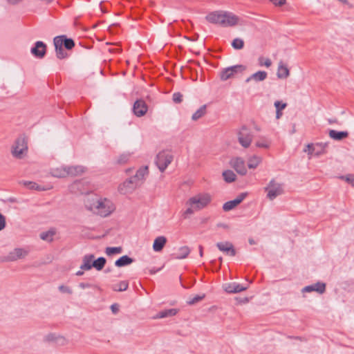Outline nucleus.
Returning <instances> with one entry per match:
<instances>
[{"label":"nucleus","mask_w":354,"mask_h":354,"mask_svg":"<svg viewBox=\"0 0 354 354\" xmlns=\"http://www.w3.org/2000/svg\"><path fill=\"white\" fill-rule=\"evenodd\" d=\"M223 177L225 182L232 183L236 180V176L232 170H225L223 172Z\"/></svg>","instance_id":"nucleus-33"},{"label":"nucleus","mask_w":354,"mask_h":354,"mask_svg":"<svg viewBox=\"0 0 354 354\" xmlns=\"http://www.w3.org/2000/svg\"><path fill=\"white\" fill-rule=\"evenodd\" d=\"M86 168L82 165L66 166L67 176H77L83 174Z\"/></svg>","instance_id":"nucleus-16"},{"label":"nucleus","mask_w":354,"mask_h":354,"mask_svg":"<svg viewBox=\"0 0 354 354\" xmlns=\"http://www.w3.org/2000/svg\"><path fill=\"white\" fill-rule=\"evenodd\" d=\"M6 227V218L0 213V231L3 230Z\"/></svg>","instance_id":"nucleus-52"},{"label":"nucleus","mask_w":354,"mask_h":354,"mask_svg":"<svg viewBox=\"0 0 354 354\" xmlns=\"http://www.w3.org/2000/svg\"><path fill=\"white\" fill-rule=\"evenodd\" d=\"M160 270V268H158V269L151 268V269H149V272L151 274H153L156 273L158 271H159Z\"/></svg>","instance_id":"nucleus-57"},{"label":"nucleus","mask_w":354,"mask_h":354,"mask_svg":"<svg viewBox=\"0 0 354 354\" xmlns=\"http://www.w3.org/2000/svg\"><path fill=\"white\" fill-rule=\"evenodd\" d=\"M207 106L203 105L201 106L192 116V119L194 121H196L198 119L201 118L206 113Z\"/></svg>","instance_id":"nucleus-32"},{"label":"nucleus","mask_w":354,"mask_h":354,"mask_svg":"<svg viewBox=\"0 0 354 354\" xmlns=\"http://www.w3.org/2000/svg\"><path fill=\"white\" fill-rule=\"evenodd\" d=\"M267 75L268 74L266 71H259L251 75L245 80V82H249L251 80H254L255 82H261L266 79Z\"/></svg>","instance_id":"nucleus-24"},{"label":"nucleus","mask_w":354,"mask_h":354,"mask_svg":"<svg viewBox=\"0 0 354 354\" xmlns=\"http://www.w3.org/2000/svg\"><path fill=\"white\" fill-rule=\"evenodd\" d=\"M195 211L194 206H188V208L183 213V218H187L189 216L193 214Z\"/></svg>","instance_id":"nucleus-46"},{"label":"nucleus","mask_w":354,"mask_h":354,"mask_svg":"<svg viewBox=\"0 0 354 354\" xmlns=\"http://www.w3.org/2000/svg\"><path fill=\"white\" fill-rule=\"evenodd\" d=\"M282 115L281 110H276V118L279 119Z\"/></svg>","instance_id":"nucleus-58"},{"label":"nucleus","mask_w":354,"mask_h":354,"mask_svg":"<svg viewBox=\"0 0 354 354\" xmlns=\"http://www.w3.org/2000/svg\"><path fill=\"white\" fill-rule=\"evenodd\" d=\"M111 309L113 314H116L119 311V305L118 304H113L111 306Z\"/></svg>","instance_id":"nucleus-54"},{"label":"nucleus","mask_w":354,"mask_h":354,"mask_svg":"<svg viewBox=\"0 0 354 354\" xmlns=\"http://www.w3.org/2000/svg\"><path fill=\"white\" fill-rule=\"evenodd\" d=\"M173 156L167 151H162L156 156V164L161 172H163L171 162Z\"/></svg>","instance_id":"nucleus-6"},{"label":"nucleus","mask_w":354,"mask_h":354,"mask_svg":"<svg viewBox=\"0 0 354 354\" xmlns=\"http://www.w3.org/2000/svg\"><path fill=\"white\" fill-rule=\"evenodd\" d=\"M249 243L251 244V245H253L255 243L254 241L252 239H249Z\"/></svg>","instance_id":"nucleus-62"},{"label":"nucleus","mask_w":354,"mask_h":354,"mask_svg":"<svg viewBox=\"0 0 354 354\" xmlns=\"http://www.w3.org/2000/svg\"><path fill=\"white\" fill-rule=\"evenodd\" d=\"M110 271H111L110 268H106V270H105L106 272H110Z\"/></svg>","instance_id":"nucleus-64"},{"label":"nucleus","mask_w":354,"mask_h":354,"mask_svg":"<svg viewBox=\"0 0 354 354\" xmlns=\"http://www.w3.org/2000/svg\"><path fill=\"white\" fill-rule=\"evenodd\" d=\"M199 254H200V256L202 257L203 254V246L200 245L199 246Z\"/></svg>","instance_id":"nucleus-60"},{"label":"nucleus","mask_w":354,"mask_h":354,"mask_svg":"<svg viewBox=\"0 0 354 354\" xmlns=\"http://www.w3.org/2000/svg\"><path fill=\"white\" fill-rule=\"evenodd\" d=\"M277 75L279 79H286L290 75V71L288 66L282 62H280L279 64Z\"/></svg>","instance_id":"nucleus-21"},{"label":"nucleus","mask_w":354,"mask_h":354,"mask_svg":"<svg viewBox=\"0 0 354 354\" xmlns=\"http://www.w3.org/2000/svg\"><path fill=\"white\" fill-rule=\"evenodd\" d=\"M177 313V310L174 308L165 310L162 311H160L158 315H157V317L158 318H164L167 317H171L175 315Z\"/></svg>","instance_id":"nucleus-37"},{"label":"nucleus","mask_w":354,"mask_h":354,"mask_svg":"<svg viewBox=\"0 0 354 354\" xmlns=\"http://www.w3.org/2000/svg\"><path fill=\"white\" fill-rule=\"evenodd\" d=\"M79 286L82 288H85L91 287V285L89 283H80Z\"/></svg>","instance_id":"nucleus-56"},{"label":"nucleus","mask_w":354,"mask_h":354,"mask_svg":"<svg viewBox=\"0 0 354 354\" xmlns=\"http://www.w3.org/2000/svg\"><path fill=\"white\" fill-rule=\"evenodd\" d=\"M276 6H282L286 3V0H270Z\"/></svg>","instance_id":"nucleus-53"},{"label":"nucleus","mask_w":354,"mask_h":354,"mask_svg":"<svg viewBox=\"0 0 354 354\" xmlns=\"http://www.w3.org/2000/svg\"><path fill=\"white\" fill-rule=\"evenodd\" d=\"M138 186V182H136L131 177L125 180L118 187V191L122 194L132 192Z\"/></svg>","instance_id":"nucleus-11"},{"label":"nucleus","mask_w":354,"mask_h":354,"mask_svg":"<svg viewBox=\"0 0 354 354\" xmlns=\"http://www.w3.org/2000/svg\"><path fill=\"white\" fill-rule=\"evenodd\" d=\"M55 234V231L54 230H50L48 231L41 232L39 236L41 239L50 242L53 241Z\"/></svg>","instance_id":"nucleus-35"},{"label":"nucleus","mask_w":354,"mask_h":354,"mask_svg":"<svg viewBox=\"0 0 354 354\" xmlns=\"http://www.w3.org/2000/svg\"><path fill=\"white\" fill-rule=\"evenodd\" d=\"M84 274V272L82 270H79L76 272L77 276H82Z\"/></svg>","instance_id":"nucleus-61"},{"label":"nucleus","mask_w":354,"mask_h":354,"mask_svg":"<svg viewBox=\"0 0 354 354\" xmlns=\"http://www.w3.org/2000/svg\"><path fill=\"white\" fill-rule=\"evenodd\" d=\"M122 252V247H107L105 250V253L108 256H111L114 254H120Z\"/></svg>","instance_id":"nucleus-39"},{"label":"nucleus","mask_w":354,"mask_h":354,"mask_svg":"<svg viewBox=\"0 0 354 354\" xmlns=\"http://www.w3.org/2000/svg\"><path fill=\"white\" fill-rule=\"evenodd\" d=\"M31 53L37 58H43L46 53V45L41 41L35 43V46L31 48Z\"/></svg>","instance_id":"nucleus-15"},{"label":"nucleus","mask_w":354,"mask_h":354,"mask_svg":"<svg viewBox=\"0 0 354 354\" xmlns=\"http://www.w3.org/2000/svg\"><path fill=\"white\" fill-rule=\"evenodd\" d=\"M53 43L55 48L56 56L58 59H62L68 57V53L64 49L61 39L54 38Z\"/></svg>","instance_id":"nucleus-17"},{"label":"nucleus","mask_w":354,"mask_h":354,"mask_svg":"<svg viewBox=\"0 0 354 354\" xmlns=\"http://www.w3.org/2000/svg\"><path fill=\"white\" fill-rule=\"evenodd\" d=\"M230 165L239 174L244 176L247 174V169L243 158L239 157L233 158L230 160Z\"/></svg>","instance_id":"nucleus-10"},{"label":"nucleus","mask_w":354,"mask_h":354,"mask_svg":"<svg viewBox=\"0 0 354 354\" xmlns=\"http://www.w3.org/2000/svg\"><path fill=\"white\" fill-rule=\"evenodd\" d=\"M265 191L267 192V197L272 201L283 193V185L277 183L274 179H272L268 186L265 187Z\"/></svg>","instance_id":"nucleus-5"},{"label":"nucleus","mask_w":354,"mask_h":354,"mask_svg":"<svg viewBox=\"0 0 354 354\" xmlns=\"http://www.w3.org/2000/svg\"><path fill=\"white\" fill-rule=\"evenodd\" d=\"M172 100L175 103H180L183 101V95L179 93H174L173 94Z\"/></svg>","instance_id":"nucleus-47"},{"label":"nucleus","mask_w":354,"mask_h":354,"mask_svg":"<svg viewBox=\"0 0 354 354\" xmlns=\"http://www.w3.org/2000/svg\"><path fill=\"white\" fill-rule=\"evenodd\" d=\"M133 261V259L127 255H124L115 261V266L119 268L124 267L132 263Z\"/></svg>","instance_id":"nucleus-29"},{"label":"nucleus","mask_w":354,"mask_h":354,"mask_svg":"<svg viewBox=\"0 0 354 354\" xmlns=\"http://www.w3.org/2000/svg\"><path fill=\"white\" fill-rule=\"evenodd\" d=\"M246 289L247 287L236 283H229L225 286V290L228 293H238Z\"/></svg>","instance_id":"nucleus-22"},{"label":"nucleus","mask_w":354,"mask_h":354,"mask_svg":"<svg viewBox=\"0 0 354 354\" xmlns=\"http://www.w3.org/2000/svg\"><path fill=\"white\" fill-rule=\"evenodd\" d=\"M128 286H129L128 281H122L120 283H118V284H115L113 287V290L114 291H118V292L124 291L128 288Z\"/></svg>","instance_id":"nucleus-38"},{"label":"nucleus","mask_w":354,"mask_h":354,"mask_svg":"<svg viewBox=\"0 0 354 354\" xmlns=\"http://www.w3.org/2000/svg\"><path fill=\"white\" fill-rule=\"evenodd\" d=\"M129 157H130L129 153H122L119 156V158L118 159V162L119 164H122V165L125 164L129 160Z\"/></svg>","instance_id":"nucleus-44"},{"label":"nucleus","mask_w":354,"mask_h":354,"mask_svg":"<svg viewBox=\"0 0 354 354\" xmlns=\"http://www.w3.org/2000/svg\"><path fill=\"white\" fill-rule=\"evenodd\" d=\"M166 243H167V239L165 236H158L154 240V242L153 244V250L156 252L161 251L163 249Z\"/></svg>","instance_id":"nucleus-26"},{"label":"nucleus","mask_w":354,"mask_h":354,"mask_svg":"<svg viewBox=\"0 0 354 354\" xmlns=\"http://www.w3.org/2000/svg\"><path fill=\"white\" fill-rule=\"evenodd\" d=\"M216 247L218 250L227 255L234 257L236 255V250L233 244L229 241L218 242L216 243Z\"/></svg>","instance_id":"nucleus-14"},{"label":"nucleus","mask_w":354,"mask_h":354,"mask_svg":"<svg viewBox=\"0 0 354 354\" xmlns=\"http://www.w3.org/2000/svg\"><path fill=\"white\" fill-rule=\"evenodd\" d=\"M19 184L28 187L29 189L37 191H46L51 189V187H41L32 181L22 180L19 182Z\"/></svg>","instance_id":"nucleus-20"},{"label":"nucleus","mask_w":354,"mask_h":354,"mask_svg":"<svg viewBox=\"0 0 354 354\" xmlns=\"http://www.w3.org/2000/svg\"><path fill=\"white\" fill-rule=\"evenodd\" d=\"M247 193L240 194L235 199L225 203L223 205V209L225 212H229L239 205L246 197Z\"/></svg>","instance_id":"nucleus-12"},{"label":"nucleus","mask_w":354,"mask_h":354,"mask_svg":"<svg viewBox=\"0 0 354 354\" xmlns=\"http://www.w3.org/2000/svg\"><path fill=\"white\" fill-rule=\"evenodd\" d=\"M50 174L52 176L55 178H65L67 177L66 166L60 165L53 167L50 169Z\"/></svg>","instance_id":"nucleus-19"},{"label":"nucleus","mask_w":354,"mask_h":354,"mask_svg":"<svg viewBox=\"0 0 354 354\" xmlns=\"http://www.w3.org/2000/svg\"><path fill=\"white\" fill-rule=\"evenodd\" d=\"M67 343H68V341L66 340V339L64 337L59 335L57 337V341L55 342V344H57L58 346H64Z\"/></svg>","instance_id":"nucleus-48"},{"label":"nucleus","mask_w":354,"mask_h":354,"mask_svg":"<svg viewBox=\"0 0 354 354\" xmlns=\"http://www.w3.org/2000/svg\"><path fill=\"white\" fill-rule=\"evenodd\" d=\"M262 162V158L259 156L254 155L248 158V167L249 169H256Z\"/></svg>","instance_id":"nucleus-31"},{"label":"nucleus","mask_w":354,"mask_h":354,"mask_svg":"<svg viewBox=\"0 0 354 354\" xmlns=\"http://www.w3.org/2000/svg\"><path fill=\"white\" fill-rule=\"evenodd\" d=\"M329 137L335 140H342L348 136V131H337L335 130H330L328 132Z\"/></svg>","instance_id":"nucleus-27"},{"label":"nucleus","mask_w":354,"mask_h":354,"mask_svg":"<svg viewBox=\"0 0 354 354\" xmlns=\"http://www.w3.org/2000/svg\"><path fill=\"white\" fill-rule=\"evenodd\" d=\"M205 297V294H203L202 295H196L193 297L192 298H189V300L187 301L189 305H194L200 301H201Z\"/></svg>","instance_id":"nucleus-41"},{"label":"nucleus","mask_w":354,"mask_h":354,"mask_svg":"<svg viewBox=\"0 0 354 354\" xmlns=\"http://www.w3.org/2000/svg\"><path fill=\"white\" fill-rule=\"evenodd\" d=\"M218 227H223L224 229H228L229 228V226L227 224H225V223H219V224H218Z\"/></svg>","instance_id":"nucleus-59"},{"label":"nucleus","mask_w":354,"mask_h":354,"mask_svg":"<svg viewBox=\"0 0 354 354\" xmlns=\"http://www.w3.org/2000/svg\"><path fill=\"white\" fill-rule=\"evenodd\" d=\"M190 252V250L187 246L180 247L178 250V252L176 254L177 259H185Z\"/></svg>","instance_id":"nucleus-36"},{"label":"nucleus","mask_w":354,"mask_h":354,"mask_svg":"<svg viewBox=\"0 0 354 354\" xmlns=\"http://www.w3.org/2000/svg\"><path fill=\"white\" fill-rule=\"evenodd\" d=\"M329 124H338V120L337 118H330L328 120Z\"/></svg>","instance_id":"nucleus-55"},{"label":"nucleus","mask_w":354,"mask_h":354,"mask_svg":"<svg viewBox=\"0 0 354 354\" xmlns=\"http://www.w3.org/2000/svg\"><path fill=\"white\" fill-rule=\"evenodd\" d=\"M28 152L27 140L24 136L18 137L11 147L12 156L17 159L24 158Z\"/></svg>","instance_id":"nucleus-4"},{"label":"nucleus","mask_w":354,"mask_h":354,"mask_svg":"<svg viewBox=\"0 0 354 354\" xmlns=\"http://www.w3.org/2000/svg\"><path fill=\"white\" fill-rule=\"evenodd\" d=\"M259 64L260 66H266V67H270L272 65V62L269 58H263L261 57L259 58Z\"/></svg>","instance_id":"nucleus-43"},{"label":"nucleus","mask_w":354,"mask_h":354,"mask_svg":"<svg viewBox=\"0 0 354 354\" xmlns=\"http://www.w3.org/2000/svg\"><path fill=\"white\" fill-rule=\"evenodd\" d=\"M95 258L93 254H86L83 257L80 268L83 270H89L92 268V263Z\"/></svg>","instance_id":"nucleus-25"},{"label":"nucleus","mask_w":354,"mask_h":354,"mask_svg":"<svg viewBox=\"0 0 354 354\" xmlns=\"http://www.w3.org/2000/svg\"><path fill=\"white\" fill-rule=\"evenodd\" d=\"M106 260L104 257H99L96 260L93 261L92 268H95L97 270L103 269L106 264Z\"/></svg>","instance_id":"nucleus-34"},{"label":"nucleus","mask_w":354,"mask_h":354,"mask_svg":"<svg viewBox=\"0 0 354 354\" xmlns=\"http://www.w3.org/2000/svg\"><path fill=\"white\" fill-rule=\"evenodd\" d=\"M326 290V284L324 283L317 282L313 285L307 286L302 289V292H312L316 291L319 293H324Z\"/></svg>","instance_id":"nucleus-18"},{"label":"nucleus","mask_w":354,"mask_h":354,"mask_svg":"<svg viewBox=\"0 0 354 354\" xmlns=\"http://www.w3.org/2000/svg\"><path fill=\"white\" fill-rule=\"evenodd\" d=\"M345 179H346V180L347 182H352V181H353V179H351L350 177H348V176H347V177H346V178H345Z\"/></svg>","instance_id":"nucleus-63"},{"label":"nucleus","mask_w":354,"mask_h":354,"mask_svg":"<svg viewBox=\"0 0 354 354\" xmlns=\"http://www.w3.org/2000/svg\"><path fill=\"white\" fill-rule=\"evenodd\" d=\"M212 201V196L208 193H200L191 198L186 202V205L194 206L195 210H201L207 207Z\"/></svg>","instance_id":"nucleus-3"},{"label":"nucleus","mask_w":354,"mask_h":354,"mask_svg":"<svg viewBox=\"0 0 354 354\" xmlns=\"http://www.w3.org/2000/svg\"><path fill=\"white\" fill-rule=\"evenodd\" d=\"M245 67L243 65H236L223 69L220 73L221 80L225 81L232 77L239 71H243Z\"/></svg>","instance_id":"nucleus-8"},{"label":"nucleus","mask_w":354,"mask_h":354,"mask_svg":"<svg viewBox=\"0 0 354 354\" xmlns=\"http://www.w3.org/2000/svg\"><path fill=\"white\" fill-rule=\"evenodd\" d=\"M86 207L88 209L93 211L103 217L109 216L114 210L113 203L106 198L88 199L86 203Z\"/></svg>","instance_id":"nucleus-2"},{"label":"nucleus","mask_w":354,"mask_h":354,"mask_svg":"<svg viewBox=\"0 0 354 354\" xmlns=\"http://www.w3.org/2000/svg\"><path fill=\"white\" fill-rule=\"evenodd\" d=\"M238 141L244 148H248L252 141L253 135L250 129L243 126L237 133Z\"/></svg>","instance_id":"nucleus-7"},{"label":"nucleus","mask_w":354,"mask_h":354,"mask_svg":"<svg viewBox=\"0 0 354 354\" xmlns=\"http://www.w3.org/2000/svg\"><path fill=\"white\" fill-rule=\"evenodd\" d=\"M286 103H282L280 101H276L274 102V106L276 108V110H283L286 107Z\"/></svg>","instance_id":"nucleus-49"},{"label":"nucleus","mask_w":354,"mask_h":354,"mask_svg":"<svg viewBox=\"0 0 354 354\" xmlns=\"http://www.w3.org/2000/svg\"><path fill=\"white\" fill-rule=\"evenodd\" d=\"M256 146L260 148L268 149L270 147V142L266 140H259L256 142Z\"/></svg>","instance_id":"nucleus-45"},{"label":"nucleus","mask_w":354,"mask_h":354,"mask_svg":"<svg viewBox=\"0 0 354 354\" xmlns=\"http://www.w3.org/2000/svg\"><path fill=\"white\" fill-rule=\"evenodd\" d=\"M232 46L236 50H241L244 46V41L242 39L236 38L232 41Z\"/></svg>","instance_id":"nucleus-40"},{"label":"nucleus","mask_w":354,"mask_h":354,"mask_svg":"<svg viewBox=\"0 0 354 354\" xmlns=\"http://www.w3.org/2000/svg\"><path fill=\"white\" fill-rule=\"evenodd\" d=\"M83 180H75L69 186V190L74 194H84L86 191L83 189Z\"/></svg>","instance_id":"nucleus-23"},{"label":"nucleus","mask_w":354,"mask_h":354,"mask_svg":"<svg viewBox=\"0 0 354 354\" xmlns=\"http://www.w3.org/2000/svg\"><path fill=\"white\" fill-rule=\"evenodd\" d=\"M205 19L212 24H218L223 27H232L238 24L239 18L230 12L218 10L209 13Z\"/></svg>","instance_id":"nucleus-1"},{"label":"nucleus","mask_w":354,"mask_h":354,"mask_svg":"<svg viewBox=\"0 0 354 354\" xmlns=\"http://www.w3.org/2000/svg\"><path fill=\"white\" fill-rule=\"evenodd\" d=\"M314 147L313 144H308L306 145V149H304V152H308L309 155H312L314 151Z\"/></svg>","instance_id":"nucleus-51"},{"label":"nucleus","mask_w":354,"mask_h":354,"mask_svg":"<svg viewBox=\"0 0 354 354\" xmlns=\"http://www.w3.org/2000/svg\"><path fill=\"white\" fill-rule=\"evenodd\" d=\"M59 335L55 333H49L44 337V341L49 343H55L57 341V337Z\"/></svg>","instance_id":"nucleus-42"},{"label":"nucleus","mask_w":354,"mask_h":354,"mask_svg":"<svg viewBox=\"0 0 354 354\" xmlns=\"http://www.w3.org/2000/svg\"><path fill=\"white\" fill-rule=\"evenodd\" d=\"M29 251L24 248H15L10 252L8 256L4 258L5 261H15L23 259L28 254Z\"/></svg>","instance_id":"nucleus-9"},{"label":"nucleus","mask_w":354,"mask_h":354,"mask_svg":"<svg viewBox=\"0 0 354 354\" xmlns=\"http://www.w3.org/2000/svg\"><path fill=\"white\" fill-rule=\"evenodd\" d=\"M59 290L62 292H64V293L72 294V292H73L70 288H68V286H64V285L59 286Z\"/></svg>","instance_id":"nucleus-50"},{"label":"nucleus","mask_w":354,"mask_h":354,"mask_svg":"<svg viewBox=\"0 0 354 354\" xmlns=\"http://www.w3.org/2000/svg\"><path fill=\"white\" fill-rule=\"evenodd\" d=\"M148 106L143 100H138L134 102L133 106V113L137 117H142L147 112Z\"/></svg>","instance_id":"nucleus-13"},{"label":"nucleus","mask_w":354,"mask_h":354,"mask_svg":"<svg viewBox=\"0 0 354 354\" xmlns=\"http://www.w3.org/2000/svg\"><path fill=\"white\" fill-rule=\"evenodd\" d=\"M148 174V167H145L143 168L139 169L136 175L132 176L131 178L136 181L138 182V185H140L142 183L145 175Z\"/></svg>","instance_id":"nucleus-30"},{"label":"nucleus","mask_w":354,"mask_h":354,"mask_svg":"<svg viewBox=\"0 0 354 354\" xmlns=\"http://www.w3.org/2000/svg\"><path fill=\"white\" fill-rule=\"evenodd\" d=\"M55 39H61L62 45L66 50H71L75 46V42L72 39L67 38L66 35H59L55 37Z\"/></svg>","instance_id":"nucleus-28"}]
</instances>
